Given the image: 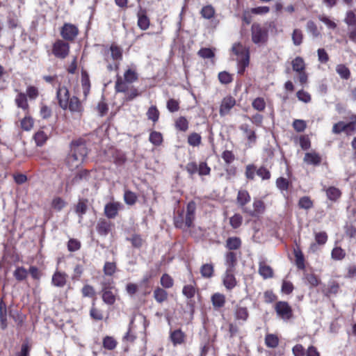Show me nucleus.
<instances>
[{
    "mask_svg": "<svg viewBox=\"0 0 356 356\" xmlns=\"http://www.w3.org/2000/svg\"><path fill=\"white\" fill-rule=\"evenodd\" d=\"M250 195L246 190H240L237 195V203L243 209L245 205L250 201Z\"/></svg>",
    "mask_w": 356,
    "mask_h": 356,
    "instance_id": "412c9836",
    "label": "nucleus"
},
{
    "mask_svg": "<svg viewBox=\"0 0 356 356\" xmlns=\"http://www.w3.org/2000/svg\"><path fill=\"white\" fill-rule=\"evenodd\" d=\"M122 208V204L118 202H111L106 204L104 207V214L109 218H115L118 211Z\"/></svg>",
    "mask_w": 356,
    "mask_h": 356,
    "instance_id": "423d86ee",
    "label": "nucleus"
},
{
    "mask_svg": "<svg viewBox=\"0 0 356 356\" xmlns=\"http://www.w3.org/2000/svg\"><path fill=\"white\" fill-rule=\"evenodd\" d=\"M56 97L60 107L67 109L68 102L70 100L69 90L65 86H59L56 91Z\"/></svg>",
    "mask_w": 356,
    "mask_h": 356,
    "instance_id": "20e7f679",
    "label": "nucleus"
},
{
    "mask_svg": "<svg viewBox=\"0 0 356 356\" xmlns=\"http://www.w3.org/2000/svg\"><path fill=\"white\" fill-rule=\"evenodd\" d=\"M137 17L138 27L142 30H147L149 26V19L146 15V11L140 8Z\"/></svg>",
    "mask_w": 356,
    "mask_h": 356,
    "instance_id": "f3484780",
    "label": "nucleus"
},
{
    "mask_svg": "<svg viewBox=\"0 0 356 356\" xmlns=\"http://www.w3.org/2000/svg\"><path fill=\"white\" fill-rule=\"evenodd\" d=\"M344 22L348 26L356 25L355 14L353 11L347 12Z\"/></svg>",
    "mask_w": 356,
    "mask_h": 356,
    "instance_id": "774afa93",
    "label": "nucleus"
},
{
    "mask_svg": "<svg viewBox=\"0 0 356 356\" xmlns=\"http://www.w3.org/2000/svg\"><path fill=\"white\" fill-rule=\"evenodd\" d=\"M304 280L311 286H316L319 284V280L314 274L312 273H305L304 275Z\"/></svg>",
    "mask_w": 356,
    "mask_h": 356,
    "instance_id": "3c124183",
    "label": "nucleus"
},
{
    "mask_svg": "<svg viewBox=\"0 0 356 356\" xmlns=\"http://www.w3.org/2000/svg\"><path fill=\"white\" fill-rule=\"evenodd\" d=\"M211 302L215 309L222 307L225 304V296L220 293H216L211 296Z\"/></svg>",
    "mask_w": 356,
    "mask_h": 356,
    "instance_id": "4be33fe9",
    "label": "nucleus"
},
{
    "mask_svg": "<svg viewBox=\"0 0 356 356\" xmlns=\"http://www.w3.org/2000/svg\"><path fill=\"white\" fill-rule=\"evenodd\" d=\"M225 264L226 266V270L234 271L237 264L236 253L233 252H227L225 256Z\"/></svg>",
    "mask_w": 356,
    "mask_h": 356,
    "instance_id": "4468645a",
    "label": "nucleus"
},
{
    "mask_svg": "<svg viewBox=\"0 0 356 356\" xmlns=\"http://www.w3.org/2000/svg\"><path fill=\"white\" fill-rule=\"evenodd\" d=\"M252 107L258 111H262L266 108V103L263 98L261 97H257L252 103Z\"/></svg>",
    "mask_w": 356,
    "mask_h": 356,
    "instance_id": "864d4df0",
    "label": "nucleus"
},
{
    "mask_svg": "<svg viewBox=\"0 0 356 356\" xmlns=\"http://www.w3.org/2000/svg\"><path fill=\"white\" fill-rule=\"evenodd\" d=\"M232 49L233 53L237 56V58H243L246 54L249 55L248 50L240 43L234 44Z\"/></svg>",
    "mask_w": 356,
    "mask_h": 356,
    "instance_id": "4c0bfd02",
    "label": "nucleus"
},
{
    "mask_svg": "<svg viewBox=\"0 0 356 356\" xmlns=\"http://www.w3.org/2000/svg\"><path fill=\"white\" fill-rule=\"evenodd\" d=\"M239 129L248 140L247 146L252 147L256 143L257 139L255 130L248 124H242L239 127Z\"/></svg>",
    "mask_w": 356,
    "mask_h": 356,
    "instance_id": "7ed1b4c3",
    "label": "nucleus"
},
{
    "mask_svg": "<svg viewBox=\"0 0 356 356\" xmlns=\"http://www.w3.org/2000/svg\"><path fill=\"white\" fill-rule=\"evenodd\" d=\"M115 90L119 92H126L128 90V87L124 81H122L121 77H118L115 81Z\"/></svg>",
    "mask_w": 356,
    "mask_h": 356,
    "instance_id": "680f3d73",
    "label": "nucleus"
},
{
    "mask_svg": "<svg viewBox=\"0 0 356 356\" xmlns=\"http://www.w3.org/2000/svg\"><path fill=\"white\" fill-rule=\"evenodd\" d=\"M258 271L259 274L265 280L273 277V268L264 261H259Z\"/></svg>",
    "mask_w": 356,
    "mask_h": 356,
    "instance_id": "2eb2a0df",
    "label": "nucleus"
},
{
    "mask_svg": "<svg viewBox=\"0 0 356 356\" xmlns=\"http://www.w3.org/2000/svg\"><path fill=\"white\" fill-rule=\"evenodd\" d=\"M67 108L72 112V113H81L83 110V107L81 105V102L78 99V97L73 96L70 98V102H68V106Z\"/></svg>",
    "mask_w": 356,
    "mask_h": 356,
    "instance_id": "aec40b11",
    "label": "nucleus"
},
{
    "mask_svg": "<svg viewBox=\"0 0 356 356\" xmlns=\"http://www.w3.org/2000/svg\"><path fill=\"white\" fill-rule=\"evenodd\" d=\"M116 290L112 287H104L102 290L103 301L109 305L115 302Z\"/></svg>",
    "mask_w": 356,
    "mask_h": 356,
    "instance_id": "9b49d317",
    "label": "nucleus"
},
{
    "mask_svg": "<svg viewBox=\"0 0 356 356\" xmlns=\"http://www.w3.org/2000/svg\"><path fill=\"white\" fill-rule=\"evenodd\" d=\"M124 81L127 83H132L138 79V74L135 70L128 69L124 74Z\"/></svg>",
    "mask_w": 356,
    "mask_h": 356,
    "instance_id": "a19ab883",
    "label": "nucleus"
},
{
    "mask_svg": "<svg viewBox=\"0 0 356 356\" xmlns=\"http://www.w3.org/2000/svg\"><path fill=\"white\" fill-rule=\"evenodd\" d=\"M97 231L102 236H106L111 229V222L105 219H99L97 224Z\"/></svg>",
    "mask_w": 356,
    "mask_h": 356,
    "instance_id": "6ab92c4d",
    "label": "nucleus"
},
{
    "mask_svg": "<svg viewBox=\"0 0 356 356\" xmlns=\"http://www.w3.org/2000/svg\"><path fill=\"white\" fill-rule=\"evenodd\" d=\"M298 206L301 209L308 210L313 207L314 204L309 197L304 196L299 200Z\"/></svg>",
    "mask_w": 356,
    "mask_h": 356,
    "instance_id": "37998d69",
    "label": "nucleus"
},
{
    "mask_svg": "<svg viewBox=\"0 0 356 356\" xmlns=\"http://www.w3.org/2000/svg\"><path fill=\"white\" fill-rule=\"evenodd\" d=\"M35 143L38 146H42L47 140V136L43 131H38L34 136Z\"/></svg>",
    "mask_w": 356,
    "mask_h": 356,
    "instance_id": "0e129e2a",
    "label": "nucleus"
},
{
    "mask_svg": "<svg viewBox=\"0 0 356 356\" xmlns=\"http://www.w3.org/2000/svg\"><path fill=\"white\" fill-rule=\"evenodd\" d=\"M26 95L30 99H35L39 95L38 89L33 86H29L26 88Z\"/></svg>",
    "mask_w": 356,
    "mask_h": 356,
    "instance_id": "338daca9",
    "label": "nucleus"
},
{
    "mask_svg": "<svg viewBox=\"0 0 356 356\" xmlns=\"http://www.w3.org/2000/svg\"><path fill=\"white\" fill-rule=\"evenodd\" d=\"M336 72L341 79H348L350 76V72L349 69L343 64L337 65Z\"/></svg>",
    "mask_w": 356,
    "mask_h": 356,
    "instance_id": "c9c22d12",
    "label": "nucleus"
},
{
    "mask_svg": "<svg viewBox=\"0 0 356 356\" xmlns=\"http://www.w3.org/2000/svg\"><path fill=\"white\" fill-rule=\"evenodd\" d=\"M257 173V168L254 164H249L245 167V175L247 179L253 180Z\"/></svg>",
    "mask_w": 356,
    "mask_h": 356,
    "instance_id": "603ef678",
    "label": "nucleus"
},
{
    "mask_svg": "<svg viewBox=\"0 0 356 356\" xmlns=\"http://www.w3.org/2000/svg\"><path fill=\"white\" fill-rule=\"evenodd\" d=\"M33 125V120L31 117H24L21 120V127L25 131H29L31 129Z\"/></svg>",
    "mask_w": 356,
    "mask_h": 356,
    "instance_id": "052dcab7",
    "label": "nucleus"
},
{
    "mask_svg": "<svg viewBox=\"0 0 356 356\" xmlns=\"http://www.w3.org/2000/svg\"><path fill=\"white\" fill-rule=\"evenodd\" d=\"M213 266L211 264H203L200 268L201 275L204 278H210L213 275Z\"/></svg>",
    "mask_w": 356,
    "mask_h": 356,
    "instance_id": "c85d7f7f",
    "label": "nucleus"
},
{
    "mask_svg": "<svg viewBox=\"0 0 356 356\" xmlns=\"http://www.w3.org/2000/svg\"><path fill=\"white\" fill-rule=\"evenodd\" d=\"M303 160L308 165H318L321 162V157L316 152H307Z\"/></svg>",
    "mask_w": 356,
    "mask_h": 356,
    "instance_id": "a211bd4d",
    "label": "nucleus"
},
{
    "mask_svg": "<svg viewBox=\"0 0 356 356\" xmlns=\"http://www.w3.org/2000/svg\"><path fill=\"white\" fill-rule=\"evenodd\" d=\"M265 343L268 347L275 348L279 344V339L275 334H268L265 337Z\"/></svg>",
    "mask_w": 356,
    "mask_h": 356,
    "instance_id": "e433bc0d",
    "label": "nucleus"
},
{
    "mask_svg": "<svg viewBox=\"0 0 356 356\" xmlns=\"http://www.w3.org/2000/svg\"><path fill=\"white\" fill-rule=\"evenodd\" d=\"M71 152H74L78 155V157L79 156V158H82L83 160L88 154V149L86 145L81 143H72Z\"/></svg>",
    "mask_w": 356,
    "mask_h": 356,
    "instance_id": "dca6fc26",
    "label": "nucleus"
},
{
    "mask_svg": "<svg viewBox=\"0 0 356 356\" xmlns=\"http://www.w3.org/2000/svg\"><path fill=\"white\" fill-rule=\"evenodd\" d=\"M124 200L126 204L129 205H133L136 203L137 200V196L136 194L131 191H125L124 195Z\"/></svg>",
    "mask_w": 356,
    "mask_h": 356,
    "instance_id": "6e6d98bb",
    "label": "nucleus"
},
{
    "mask_svg": "<svg viewBox=\"0 0 356 356\" xmlns=\"http://www.w3.org/2000/svg\"><path fill=\"white\" fill-rule=\"evenodd\" d=\"M154 298L159 303H161L167 300L168 293L163 289L157 287L154 291Z\"/></svg>",
    "mask_w": 356,
    "mask_h": 356,
    "instance_id": "7c9ffc66",
    "label": "nucleus"
},
{
    "mask_svg": "<svg viewBox=\"0 0 356 356\" xmlns=\"http://www.w3.org/2000/svg\"><path fill=\"white\" fill-rule=\"evenodd\" d=\"M306 29L307 32L309 33L313 38H318L321 35V33L318 30L317 26L312 20L307 22Z\"/></svg>",
    "mask_w": 356,
    "mask_h": 356,
    "instance_id": "58836bf2",
    "label": "nucleus"
},
{
    "mask_svg": "<svg viewBox=\"0 0 356 356\" xmlns=\"http://www.w3.org/2000/svg\"><path fill=\"white\" fill-rule=\"evenodd\" d=\"M242 221L243 218L240 214H234L229 219L230 225L234 229L239 227L242 224Z\"/></svg>",
    "mask_w": 356,
    "mask_h": 356,
    "instance_id": "bf43d9fd",
    "label": "nucleus"
},
{
    "mask_svg": "<svg viewBox=\"0 0 356 356\" xmlns=\"http://www.w3.org/2000/svg\"><path fill=\"white\" fill-rule=\"evenodd\" d=\"M88 210L87 200H79L75 207V212L79 217V222H81L83 216Z\"/></svg>",
    "mask_w": 356,
    "mask_h": 356,
    "instance_id": "a878e982",
    "label": "nucleus"
},
{
    "mask_svg": "<svg viewBox=\"0 0 356 356\" xmlns=\"http://www.w3.org/2000/svg\"><path fill=\"white\" fill-rule=\"evenodd\" d=\"M183 294L187 298H192L195 294V288L193 284H188L184 286L182 290Z\"/></svg>",
    "mask_w": 356,
    "mask_h": 356,
    "instance_id": "4d7b16f0",
    "label": "nucleus"
},
{
    "mask_svg": "<svg viewBox=\"0 0 356 356\" xmlns=\"http://www.w3.org/2000/svg\"><path fill=\"white\" fill-rule=\"evenodd\" d=\"M292 41L295 46H299L303 40L302 31L300 29H295L292 33Z\"/></svg>",
    "mask_w": 356,
    "mask_h": 356,
    "instance_id": "ea45409f",
    "label": "nucleus"
},
{
    "mask_svg": "<svg viewBox=\"0 0 356 356\" xmlns=\"http://www.w3.org/2000/svg\"><path fill=\"white\" fill-rule=\"evenodd\" d=\"M70 51L69 44L61 40H58L53 44L52 53L58 58L63 59L68 55Z\"/></svg>",
    "mask_w": 356,
    "mask_h": 356,
    "instance_id": "f257e3e1",
    "label": "nucleus"
},
{
    "mask_svg": "<svg viewBox=\"0 0 356 356\" xmlns=\"http://www.w3.org/2000/svg\"><path fill=\"white\" fill-rule=\"evenodd\" d=\"M149 140L153 145L158 146L162 143L163 136L160 132L152 131L149 134Z\"/></svg>",
    "mask_w": 356,
    "mask_h": 356,
    "instance_id": "a18cd8bd",
    "label": "nucleus"
},
{
    "mask_svg": "<svg viewBox=\"0 0 356 356\" xmlns=\"http://www.w3.org/2000/svg\"><path fill=\"white\" fill-rule=\"evenodd\" d=\"M235 317L237 320L245 321L248 317V312L246 307H238L235 310Z\"/></svg>",
    "mask_w": 356,
    "mask_h": 356,
    "instance_id": "c03bdc74",
    "label": "nucleus"
},
{
    "mask_svg": "<svg viewBox=\"0 0 356 356\" xmlns=\"http://www.w3.org/2000/svg\"><path fill=\"white\" fill-rule=\"evenodd\" d=\"M236 104V100L231 96L225 97L222 99L221 102V104L220 106L219 113L220 116L227 115L230 110Z\"/></svg>",
    "mask_w": 356,
    "mask_h": 356,
    "instance_id": "0eeeda50",
    "label": "nucleus"
},
{
    "mask_svg": "<svg viewBox=\"0 0 356 356\" xmlns=\"http://www.w3.org/2000/svg\"><path fill=\"white\" fill-rule=\"evenodd\" d=\"M266 33L259 25H252V40L255 44H260L265 42Z\"/></svg>",
    "mask_w": 356,
    "mask_h": 356,
    "instance_id": "6e6552de",
    "label": "nucleus"
},
{
    "mask_svg": "<svg viewBox=\"0 0 356 356\" xmlns=\"http://www.w3.org/2000/svg\"><path fill=\"white\" fill-rule=\"evenodd\" d=\"M293 70L297 73L305 71V63L302 57L297 56L291 62Z\"/></svg>",
    "mask_w": 356,
    "mask_h": 356,
    "instance_id": "5701e85b",
    "label": "nucleus"
},
{
    "mask_svg": "<svg viewBox=\"0 0 356 356\" xmlns=\"http://www.w3.org/2000/svg\"><path fill=\"white\" fill-rule=\"evenodd\" d=\"M173 279L168 274H163L161 277V284L163 287L169 289L173 286Z\"/></svg>",
    "mask_w": 356,
    "mask_h": 356,
    "instance_id": "5fc2aeb1",
    "label": "nucleus"
},
{
    "mask_svg": "<svg viewBox=\"0 0 356 356\" xmlns=\"http://www.w3.org/2000/svg\"><path fill=\"white\" fill-rule=\"evenodd\" d=\"M331 256L334 260H342L346 257V252L341 247H336L332 250Z\"/></svg>",
    "mask_w": 356,
    "mask_h": 356,
    "instance_id": "49530a36",
    "label": "nucleus"
},
{
    "mask_svg": "<svg viewBox=\"0 0 356 356\" xmlns=\"http://www.w3.org/2000/svg\"><path fill=\"white\" fill-rule=\"evenodd\" d=\"M15 103L18 107L22 108L23 110H26L29 107L26 95L23 92H19L15 98Z\"/></svg>",
    "mask_w": 356,
    "mask_h": 356,
    "instance_id": "473e14b6",
    "label": "nucleus"
},
{
    "mask_svg": "<svg viewBox=\"0 0 356 356\" xmlns=\"http://www.w3.org/2000/svg\"><path fill=\"white\" fill-rule=\"evenodd\" d=\"M147 116L149 120L156 122L159 120V112L155 106L149 108L147 112Z\"/></svg>",
    "mask_w": 356,
    "mask_h": 356,
    "instance_id": "09e8293b",
    "label": "nucleus"
},
{
    "mask_svg": "<svg viewBox=\"0 0 356 356\" xmlns=\"http://www.w3.org/2000/svg\"><path fill=\"white\" fill-rule=\"evenodd\" d=\"M341 195L340 190L336 187L331 186L326 190V195L332 201H336L340 197Z\"/></svg>",
    "mask_w": 356,
    "mask_h": 356,
    "instance_id": "2f4dec72",
    "label": "nucleus"
},
{
    "mask_svg": "<svg viewBox=\"0 0 356 356\" xmlns=\"http://www.w3.org/2000/svg\"><path fill=\"white\" fill-rule=\"evenodd\" d=\"M201 136L197 133H193L188 136V143L193 147L199 146L201 143Z\"/></svg>",
    "mask_w": 356,
    "mask_h": 356,
    "instance_id": "de8ad7c7",
    "label": "nucleus"
},
{
    "mask_svg": "<svg viewBox=\"0 0 356 356\" xmlns=\"http://www.w3.org/2000/svg\"><path fill=\"white\" fill-rule=\"evenodd\" d=\"M346 131L344 132L348 136L353 134L356 131V115H353L350 117V122L345 123Z\"/></svg>",
    "mask_w": 356,
    "mask_h": 356,
    "instance_id": "72a5a7b5",
    "label": "nucleus"
},
{
    "mask_svg": "<svg viewBox=\"0 0 356 356\" xmlns=\"http://www.w3.org/2000/svg\"><path fill=\"white\" fill-rule=\"evenodd\" d=\"M257 175L263 180H268L270 178V171L264 166L257 169Z\"/></svg>",
    "mask_w": 356,
    "mask_h": 356,
    "instance_id": "69168bd1",
    "label": "nucleus"
},
{
    "mask_svg": "<svg viewBox=\"0 0 356 356\" xmlns=\"http://www.w3.org/2000/svg\"><path fill=\"white\" fill-rule=\"evenodd\" d=\"M170 338L174 345L181 344L184 341L185 334L181 330H176L171 333Z\"/></svg>",
    "mask_w": 356,
    "mask_h": 356,
    "instance_id": "bb28decb",
    "label": "nucleus"
},
{
    "mask_svg": "<svg viewBox=\"0 0 356 356\" xmlns=\"http://www.w3.org/2000/svg\"><path fill=\"white\" fill-rule=\"evenodd\" d=\"M241 241L238 237H230L228 238L226 241V247L229 250H237L241 247Z\"/></svg>",
    "mask_w": 356,
    "mask_h": 356,
    "instance_id": "f704fd0d",
    "label": "nucleus"
},
{
    "mask_svg": "<svg viewBox=\"0 0 356 356\" xmlns=\"http://www.w3.org/2000/svg\"><path fill=\"white\" fill-rule=\"evenodd\" d=\"M218 79L221 83L227 84L232 81V76L229 73L224 71L218 74Z\"/></svg>",
    "mask_w": 356,
    "mask_h": 356,
    "instance_id": "e2e57ef3",
    "label": "nucleus"
},
{
    "mask_svg": "<svg viewBox=\"0 0 356 356\" xmlns=\"http://www.w3.org/2000/svg\"><path fill=\"white\" fill-rule=\"evenodd\" d=\"M234 273V271L226 270L222 275L223 285L227 290H232L236 286L237 282Z\"/></svg>",
    "mask_w": 356,
    "mask_h": 356,
    "instance_id": "9d476101",
    "label": "nucleus"
},
{
    "mask_svg": "<svg viewBox=\"0 0 356 356\" xmlns=\"http://www.w3.org/2000/svg\"><path fill=\"white\" fill-rule=\"evenodd\" d=\"M8 316H9V309L6 307V303L0 300V325L2 330H5L8 327Z\"/></svg>",
    "mask_w": 356,
    "mask_h": 356,
    "instance_id": "f8f14e48",
    "label": "nucleus"
},
{
    "mask_svg": "<svg viewBox=\"0 0 356 356\" xmlns=\"http://www.w3.org/2000/svg\"><path fill=\"white\" fill-rule=\"evenodd\" d=\"M76 26L71 24H65L60 31L61 36L66 40H73L78 35Z\"/></svg>",
    "mask_w": 356,
    "mask_h": 356,
    "instance_id": "39448f33",
    "label": "nucleus"
},
{
    "mask_svg": "<svg viewBox=\"0 0 356 356\" xmlns=\"http://www.w3.org/2000/svg\"><path fill=\"white\" fill-rule=\"evenodd\" d=\"M253 210H249L247 208L243 209V212L248 213L250 216L255 217L263 213L265 211V205L262 200H254L253 202Z\"/></svg>",
    "mask_w": 356,
    "mask_h": 356,
    "instance_id": "1a4fd4ad",
    "label": "nucleus"
},
{
    "mask_svg": "<svg viewBox=\"0 0 356 356\" xmlns=\"http://www.w3.org/2000/svg\"><path fill=\"white\" fill-rule=\"evenodd\" d=\"M250 56L246 54L243 58H237V67L238 73L243 74L245 70L246 67L249 65Z\"/></svg>",
    "mask_w": 356,
    "mask_h": 356,
    "instance_id": "b1692460",
    "label": "nucleus"
},
{
    "mask_svg": "<svg viewBox=\"0 0 356 356\" xmlns=\"http://www.w3.org/2000/svg\"><path fill=\"white\" fill-rule=\"evenodd\" d=\"M294 256L296 257V265L297 268L304 270L305 268V258L302 251L299 248L294 250Z\"/></svg>",
    "mask_w": 356,
    "mask_h": 356,
    "instance_id": "cd10ccee",
    "label": "nucleus"
},
{
    "mask_svg": "<svg viewBox=\"0 0 356 356\" xmlns=\"http://www.w3.org/2000/svg\"><path fill=\"white\" fill-rule=\"evenodd\" d=\"M67 275L65 273L56 271L52 276L51 283L56 287H63L67 282Z\"/></svg>",
    "mask_w": 356,
    "mask_h": 356,
    "instance_id": "ddd939ff",
    "label": "nucleus"
},
{
    "mask_svg": "<svg viewBox=\"0 0 356 356\" xmlns=\"http://www.w3.org/2000/svg\"><path fill=\"white\" fill-rule=\"evenodd\" d=\"M82 158L78 157V155L71 152V154L67 157V162L69 166L72 168H75L79 166L83 162Z\"/></svg>",
    "mask_w": 356,
    "mask_h": 356,
    "instance_id": "393cba45",
    "label": "nucleus"
},
{
    "mask_svg": "<svg viewBox=\"0 0 356 356\" xmlns=\"http://www.w3.org/2000/svg\"><path fill=\"white\" fill-rule=\"evenodd\" d=\"M275 309L277 316L284 321L289 320L292 317V309L286 302H277L275 305Z\"/></svg>",
    "mask_w": 356,
    "mask_h": 356,
    "instance_id": "f03ea898",
    "label": "nucleus"
},
{
    "mask_svg": "<svg viewBox=\"0 0 356 356\" xmlns=\"http://www.w3.org/2000/svg\"><path fill=\"white\" fill-rule=\"evenodd\" d=\"M117 341L115 339L109 336H106L103 339V347L105 349L112 350L116 348Z\"/></svg>",
    "mask_w": 356,
    "mask_h": 356,
    "instance_id": "79ce46f5",
    "label": "nucleus"
},
{
    "mask_svg": "<svg viewBox=\"0 0 356 356\" xmlns=\"http://www.w3.org/2000/svg\"><path fill=\"white\" fill-rule=\"evenodd\" d=\"M175 127L181 131H186L188 128V122L184 117H179L175 122Z\"/></svg>",
    "mask_w": 356,
    "mask_h": 356,
    "instance_id": "8fccbe9b",
    "label": "nucleus"
},
{
    "mask_svg": "<svg viewBox=\"0 0 356 356\" xmlns=\"http://www.w3.org/2000/svg\"><path fill=\"white\" fill-rule=\"evenodd\" d=\"M116 270V265L113 262H106L104 266V273L106 275H113Z\"/></svg>",
    "mask_w": 356,
    "mask_h": 356,
    "instance_id": "13d9d810",
    "label": "nucleus"
},
{
    "mask_svg": "<svg viewBox=\"0 0 356 356\" xmlns=\"http://www.w3.org/2000/svg\"><path fill=\"white\" fill-rule=\"evenodd\" d=\"M216 11L214 8L211 5H207L204 7L200 10V14L202 17L207 19H210L213 18L215 15Z\"/></svg>",
    "mask_w": 356,
    "mask_h": 356,
    "instance_id": "c756f323",
    "label": "nucleus"
}]
</instances>
